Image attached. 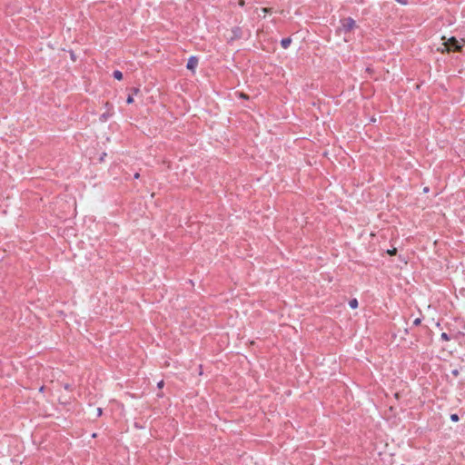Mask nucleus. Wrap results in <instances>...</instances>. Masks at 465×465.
Masks as SVG:
<instances>
[{
	"mask_svg": "<svg viewBox=\"0 0 465 465\" xmlns=\"http://www.w3.org/2000/svg\"><path fill=\"white\" fill-rule=\"evenodd\" d=\"M64 389H65V390H69V389H70V385H69V384H65V385H64Z\"/></svg>",
	"mask_w": 465,
	"mask_h": 465,
	"instance_id": "20",
	"label": "nucleus"
},
{
	"mask_svg": "<svg viewBox=\"0 0 465 465\" xmlns=\"http://www.w3.org/2000/svg\"><path fill=\"white\" fill-rule=\"evenodd\" d=\"M269 10H270V9H269V8H266V7H263V8L260 9V12H261V13H259V14H258V16H260V17H265V16H266V14L269 12Z\"/></svg>",
	"mask_w": 465,
	"mask_h": 465,
	"instance_id": "5",
	"label": "nucleus"
},
{
	"mask_svg": "<svg viewBox=\"0 0 465 465\" xmlns=\"http://www.w3.org/2000/svg\"><path fill=\"white\" fill-rule=\"evenodd\" d=\"M423 191H424L425 193H427V192L429 191L428 187H425V188L423 189Z\"/></svg>",
	"mask_w": 465,
	"mask_h": 465,
	"instance_id": "22",
	"label": "nucleus"
},
{
	"mask_svg": "<svg viewBox=\"0 0 465 465\" xmlns=\"http://www.w3.org/2000/svg\"><path fill=\"white\" fill-rule=\"evenodd\" d=\"M387 252H388V254H390V255H394V254H396V252H397V249H396V248H393V249H391V250H388V251H387Z\"/></svg>",
	"mask_w": 465,
	"mask_h": 465,
	"instance_id": "10",
	"label": "nucleus"
},
{
	"mask_svg": "<svg viewBox=\"0 0 465 465\" xmlns=\"http://www.w3.org/2000/svg\"><path fill=\"white\" fill-rule=\"evenodd\" d=\"M239 5H240L241 6H243V5H244V1H243V0H240Z\"/></svg>",
	"mask_w": 465,
	"mask_h": 465,
	"instance_id": "18",
	"label": "nucleus"
},
{
	"mask_svg": "<svg viewBox=\"0 0 465 465\" xmlns=\"http://www.w3.org/2000/svg\"><path fill=\"white\" fill-rule=\"evenodd\" d=\"M139 177H140V174H139L138 173H136L134 174V178L138 179Z\"/></svg>",
	"mask_w": 465,
	"mask_h": 465,
	"instance_id": "21",
	"label": "nucleus"
},
{
	"mask_svg": "<svg viewBox=\"0 0 465 465\" xmlns=\"http://www.w3.org/2000/svg\"><path fill=\"white\" fill-rule=\"evenodd\" d=\"M163 384H164V383H163V381H159V382H158L157 387H158L159 389H162V388L163 387Z\"/></svg>",
	"mask_w": 465,
	"mask_h": 465,
	"instance_id": "14",
	"label": "nucleus"
},
{
	"mask_svg": "<svg viewBox=\"0 0 465 465\" xmlns=\"http://www.w3.org/2000/svg\"><path fill=\"white\" fill-rule=\"evenodd\" d=\"M291 43H292V39L290 37L283 38L281 41V45L282 48L287 49L290 46Z\"/></svg>",
	"mask_w": 465,
	"mask_h": 465,
	"instance_id": "4",
	"label": "nucleus"
},
{
	"mask_svg": "<svg viewBox=\"0 0 465 465\" xmlns=\"http://www.w3.org/2000/svg\"><path fill=\"white\" fill-rule=\"evenodd\" d=\"M127 104H132L134 102V98L132 95H129L126 100Z\"/></svg>",
	"mask_w": 465,
	"mask_h": 465,
	"instance_id": "12",
	"label": "nucleus"
},
{
	"mask_svg": "<svg viewBox=\"0 0 465 465\" xmlns=\"http://www.w3.org/2000/svg\"><path fill=\"white\" fill-rule=\"evenodd\" d=\"M356 27V22L351 17H347L341 20V26L338 28V32L341 33H349L352 31Z\"/></svg>",
	"mask_w": 465,
	"mask_h": 465,
	"instance_id": "2",
	"label": "nucleus"
},
{
	"mask_svg": "<svg viewBox=\"0 0 465 465\" xmlns=\"http://www.w3.org/2000/svg\"><path fill=\"white\" fill-rule=\"evenodd\" d=\"M398 3L401 4V5H407L408 4V1L407 0H396Z\"/></svg>",
	"mask_w": 465,
	"mask_h": 465,
	"instance_id": "13",
	"label": "nucleus"
},
{
	"mask_svg": "<svg viewBox=\"0 0 465 465\" xmlns=\"http://www.w3.org/2000/svg\"><path fill=\"white\" fill-rule=\"evenodd\" d=\"M96 412H97V416H101L102 415V409L101 408H97Z\"/></svg>",
	"mask_w": 465,
	"mask_h": 465,
	"instance_id": "15",
	"label": "nucleus"
},
{
	"mask_svg": "<svg viewBox=\"0 0 465 465\" xmlns=\"http://www.w3.org/2000/svg\"><path fill=\"white\" fill-rule=\"evenodd\" d=\"M114 77L117 80H122L123 79V74L122 72L116 70L114 72Z\"/></svg>",
	"mask_w": 465,
	"mask_h": 465,
	"instance_id": "7",
	"label": "nucleus"
},
{
	"mask_svg": "<svg viewBox=\"0 0 465 465\" xmlns=\"http://www.w3.org/2000/svg\"><path fill=\"white\" fill-rule=\"evenodd\" d=\"M102 119H104V121L107 119V115L105 114H102Z\"/></svg>",
	"mask_w": 465,
	"mask_h": 465,
	"instance_id": "17",
	"label": "nucleus"
},
{
	"mask_svg": "<svg viewBox=\"0 0 465 465\" xmlns=\"http://www.w3.org/2000/svg\"><path fill=\"white\" fill-rule=\"evenodd\" d=\"M240 96L242 97V98H247V95L242 94V93L240 94Z\"/></svg>",
	"mask_w": 465,
	"mask_h": 465,
	"instance_id": "19",
	"label": "nucleus"
},
{
	"mask_svg": "<svg viewBox=\"0 0 465 465\" xmlns=\"http://www.w3.org/2000/svg\"><path fill=\"white\" fill-rule=\"evenodd\" d=\"M450 420H451L452 421H458V420H459V416H458V414H451V415H450Z\"/></svg>",
	"mask_w": 465,
	"mask_h": 465,
	"instance_id": "9",
	"label": "nucleus"
},
{
	"mask_svg": "<svg viewBox=\"0 0 465 465\" xmlns=\"http://www.w3.org/2000/svg\"><path fill=\"white\" fill-rule=\"evenodd\" d=\"M139 91H140V90H139V88H134V89H133V94H138V93H139Z\"/></svg>",
	"mask_w": 465,
	"mask_h": 465,
	"instance_id": "16",
	"label": "nucleus"
},
{
	"mask_svg": "<svg viewBox=\"0 0 465 465\" xmlns=\"http://www.w3.org/2000/svg\"><path fill=\"white\" fill-rule=\"evenodd\" d=\"M443 41L442 47H439L438 50L444 53V52H460L461 51L462 45L455 38V37H450L446 38L443 36L441 38Z\"/></svg>",
	"mask_w": 465,
	"mask_h": 465,
	"instance_id": "1",
	"label": "nucleus"
},
{
	"mask_svg": "<svg viewBox=\"0 0 465 465\" xmlns=\"http://www.w3.org/2000/svg\"><path fill=\"white\" fill-rule=\"evenodd\" d=\"M440 338L443 340V341H449L450 338L448 336V334L446 332H442L441 335H440Z\"/></svg>",
	"mask_w": 465,
	"mask_h": 465,
	"instance_id": "8",
	"label": "nucleus"
},
{
	"mask_svg": "<svg viewBox=\"0 0 465 465\" xmlns=\"http://www.w3.org/2000/svg\"><path fill=\"white\" fill-rule=\"evenodd\" d=\"M197 64H198V59L195 56H191L187 62L186 67H187V69H189L191 71H194Z\"/></svg>",
	"mask_w": 465,
	"mask_h": 465,
	"instance_id": "3",
	"label": "nucleus"
},
{
	"mask_svg": "<svg viewBox=\"0 0 465 465\" xmlns=\"http://www.w3.org/2000/svg\"><path fill=\"white\" fill-rule=\"evenodd\" d=\"M349 305L351 309H356L358 307V301L357 299H351L350 302H349Z\"/></svg>",
	"mask_w": 465,
	"mask_h": 465,
	"instance_id": "6",
	"label": "nucleus"
},
{
	"mask_svg": "<svg viewBox=\"0 0 465 465\" xmlns=\"http://www.w3.org/2000/svg\"><path fill=\"white\" fill-rule=\"evenodd\" d=\"M420 322H421V320H420V318H417V319H415V320L413 321V324H414V325H416V326H417V325H420Z\"/></svg>",
	"mask_w": 465,
	"mask_h": 465,
	"instance_id": "11",
	"label": "nucleus"
}]
</instances>
